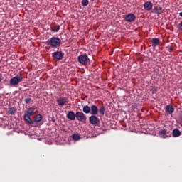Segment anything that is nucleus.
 <instances>
[{"label":"nucleus","instance_id":"nucleus-1","mask_svg":"<svg viewBox=\"0 0 182 182\" xmlns=\"http://www.w3.org/2000/svg\"><path fill=\"white\" fill-rule=\"evenodd\" d=\"M46 45L52 49H58L62 45V40L59 37H52L47 41Z\"/></svg>","mask_w":182,"mask_h":182},{"label":"nucleus","instance_id":"nucleus-2","mask_svg":"<svg viewBox=\"0 0 182 182\" xmlns=\"http://www.w3.org/2000/svg\"><path fill=\"white\" fill-rule=\"evenodd\" d=\"M21 82H23V76L22 74L17 75L16 76L12 77L9 80V85L16 87V86H18Z\"/></svg>","mask_w":182,"mask_h":182},{"label":"nucleus","instance_id":"nucleus-3","mask_svg":"<svg viewBox=\"0 0 182 182\" xmlns=\"http://www.w3.org/2000/svg\"><path fill=\"white\" fill-rule=\"evenodd\" d=\"M77 60L80 65L83 66H87L90 65V59L87 57V54H82L77 57Z\"/></svg>","mask_w":182,"mask_h":182},{"label":"nucleus","instance_id":"nucleus-4","mask_svg":"<svg viewBox=\"0 0 182 182\" xmlns=\"http://www.w3.org/2000/svg\"><path fill=\"white\" fill-rule=\"evenodd\" d=\"M75 119L78 120V122H82V123H86V120H87V117L86 114L82 112H76L75 113Z\"/></svg>","mask_w":182,"mask_h":182},{"label":"nucleus","instance_id":"nucleus-5","mask_svg":"<svg viewBox=\"0 0 182 182\" xmlns=\"http://www.w3.org/2000/svg\"><path fill=\"white\" fill-rule=\"evenodd\" d=\"M64 56L65 53H63V52H62L61 50L55 51L52 53V57L53 58V59H56V60H62Z\"/></svg>","mask_w":182,"mask_h":182},{"label":"nucleus","instance_id":"nucleus-6","mask_svg":"<svg viewBox=\"0 0 182 182\" xmlns=\"http://www.w3.org/2000/svg\"><path fill=\"white\" fill-rule=\"evenodd\" d=\"M68 102H69V100L66 97H59L56 100V103L60 107H62L65 106V105H67Z\"/></svg>","mask_w":182,"mask_h":182},{"label":"nucleus","instance_id":"nucleus-7","mask_svg":"<svg viewBox=\"0 0 182 182\" xmlns=\"http://www.w3.org/2000/svg\"><path fill=\"white\" fill-rule=\"evenodd\" d=\"M31 115H28L27 114H24V120L27 123V124H31V126H33V127H36L38 126V124H36L33 120L31 118Z\"/></svg>","mask_w":182,"mask_h":182},{"label":"nucleus","instance_id":"nucleus-8","mask_svg":"<svg viewBox=\"0 0 182 182\" xmlns=\"http://www.w3.org/2000/svg\"><path fill=\"white\" fill-rule=\"evenodd\" d=\"M89 122L91 124L96 126L100 123V119L96 115H92L89 117Z\"/></svg>","mask_w":182,"mask_h":182},{"label":"nucleus","instance_id":"nucleus-9","mask_svg":"<svg viewBox=\"0 0 182 182\" xmlns=\"http://www.w3.org/2000/svg\"><path fill=\"white\" fill-rule=\"evenodd\" d=\"M90 114L92 116H97L99 114V108L95 105H90Z\"/></svg>","mask_w":182,"mask_h":182},{"label":"nucleus","instance_id":"nucleus-10","mask_svg":"<svg viewBox=\"0 0 182 182\" xmlns=\"http://www.w3.org/2000/svg\"><path fill=\"white\" fill-rule=\"evenodd\" d=\"M168 134H170V133H168L166 129H161L159 132V136L161 139H167V137H170Z\"/></svg>","mask_w":182,"mask_h":182},{"label":"nucleus","instance_id":"nucleus-11","mask_svg":"<svg viewBox=\"0 0 182 182\" xmlns=\"http://www.w3.org/2000/svg\"><path fill=\"white\" fill-rule=\"evenodd\" d=\"M163 13V8L160 6H154L152 9V14H157V15H161Z\"/></svg>","mask_w":182,"mask_h":182},{"label":"nucleus","instance_id":"nucleus-12","mask_svg":"<svg viewBox=\"0 0 182 182\" xmlns=\"http://www.w3.org/2000/svg\"><path fill=\"white\" fill-rule=\"evenodd\" d=\"M134 19H136V16L133 14H129L124 18V21L127 22H133Z\"/></svg>","mask_w":182,"mask_h":182},{"label":"nucleus","instance_id":"nucleus-13","mask_svg":"<svg viewBox=\"0 0 182 182\" xmlns=\"http://www.w3.org/2000/svg\"><path fill=\"white\" fill-rule=\"evenodd\" d=\"M151 43L153 48H156L159 46V45H160V39H159L158 38H151Z\"/></svg>","mask_w":182,"mask_h":182},{"label":"nucleus","instance_id":"nucleus-14","mask_svg":"<svg viewBox=\"0 0 182 182\" xmlns=\"http://www.w3.org/2000/svg\"><path fill=\"white\" fill-rule=\"evenodd\" d=\"M67 119L69 120H76V114L73 111H69L66 115Z\"/></svg>","mask_w":182,"mask_h":182},{"label":"nucleus","instance_id":"nucleus-15","mask_svg":"<svg viewBox=\"0 0 182 182\" xmlns=\"http://www.w3.org/2000/svg\"><path fill=\"white\" fill-rule=\"evenodd\" d=\"M145 11H151L153 8V3L151 1H146L144 4Z\"/></svg>","mask_w":182,"mask_h":182},{"label":"nucleus","instance_id":"nucleus-16","mask_svg":"<svg viewBox=\"0 0 182 182\" xmlns=\"http://www.w3.org/2000/svg\"><path fill=\"white\" fill-rule=\"evenodd\" d=\"M166 113H168L169 114L174 113V107L173 105H168L166 106Z\"/></svg>","mask_w":182,"mask_h":182},{"label":"nucleus","instance_id":"nucleus-17","mask_svg":"<svg viewBox=\"0 0 182 182\" xmlns=\"http://www.w3.org/2000/svg\"><path fill=\"white\" fill-rule=\"evenodd\" d=\"M172 136L173 137H180L181 136V132L178 129H175L172 132Z\"/></svg>","mask_w":182,"mask_h":182},{"label":"nucleus","instance_id":"nucleus-18","mask_svg":"<svg viewBox=\"0 0 182 182\" xmlns=\"http://www.w3.org/2000/svg\"><path fill=\"white\" fill-rule=\"evenodd\" d=\"M42 119H43V117H42V114H37L33 117V120L36 123H39V122H42Z\"/></svg>","mask_w":182,"mask_h":182},{"label":"nucleus","instance_id":"nucleus-19","mask_svg":"<svg viewBox=\"0 0 182 182\" xmlns=\"http://www.w3.org/2000/svg\"><path fill=\"white\" fill-rule=\"evenodd\" d=\"M7 112L9 114L14 115L15 114V113H16V108L14 107H9V108L7 109Z\"/></svg>","mask_w":182,"mask_h":182},{"label":"nucleus","instance_id":"nucleus-20","mask_svg":"<svg viewBox=\"0 0 182 182\" xmlns=\"http://www.w3.org/2000/svg\"><path fill=\"white\" fill-rule=\"evenodd\" d=\"M36 108L34 107H31L27 109V114L28 116H33V114H35V110Z\"/></svg>","mask_w":182,"mask_h":182},{"label":"nucleus","instance_id":"nucleus-21","mask_svg":"<svg viewBox=\"0 0 182 182\" xmlns=\"http://www.w3.org/2000/svg\"><path fill=\"white\" fill-rule=\"evenodd\" d=\"M82 112L86 114H89V113H90V107H89L88 105H85L82 107Z\"/></svg>","mask_w":182,"mask_h":182},{"label":"nucleus","instance_id":"nucleus-22","mask_svg":"<svg viewBox=\"0 0 182 182\" xmlns=\"http://www.w3.org/2000/svg\"><path fill=\"white\" fill-rule=\"evenodd\" d=\"M105 112H106V108H105L103 105L98 109V113H100L101 116H105Z\"/></svg>","mask_w":182,"mask_h":182},{"label":"nucleus","instance_id":"nucleus-23","mask_svg":"<svg viewBox=\"0 0 182 182\" xmlns=\"http://www.w3.org/2000/svg\"><path fill=\"white\" fill-rule=\"evenodd\" d=\"M50 29L52 32H58L60 29V26L55 25L54 26H51Z\"/></svg>","mask_w":182,"mask_h":182},{"label":"nucleus","instance_id":"nucleus-24","mask_svg":"<svg viewBox=\"0 0 182 182\" xmlns=\"http://www.w3.org/2000/svg\"><path fill=\"white\" fill-rule=\"evenodd\" d=\"M72 139L75 141L80 140V135H79V134H73L72 135Z\"/></svg>","mask_w":182,"mask_h":182},{"label":"nucleus","instance_id":"nucleus-25","mask_svg":"<svg viewBox=\"0 0 182 182\" xmlns=\"http://www.w3.org/2000/svg\"><path fill=\"white\" fill-rule=\"evenodd\" d=\"M24 102H25L26 105H29L31 103V102H33V100H32V98H31V97H26L24 99Z\"/></svg>","mask_w":182,"mask_h":182},{"label":"nucleus","instance_id":"nucleus-26","mask_svg":"<svg viewBox=\"0 0 182 182\" xmlns=\"http://www.w3.org/2000/svg\"><path fill=\"white\" fill-rule=\"evenodd\" d=\"M82 6H87L89 5V0H82Z\"/></svg>","mask_w":182,"mask_h":182},{"label":"nucleus","instance_id":"nucleus-27","mask_svg":"<svg viewBox=\"0 0 182 182\" xmlns=\"http://www.w3.org/2000/svg\"><path fill=\"white\" fill-rule=\"evenodd\" d=\"M168 52H173V47H169V48H168Z\"/></svg>","mask_w":182,"mask_h":182},{"label":"nucleus","instance_id":"nucleus-28","mask_svg":"<svg viewBox=\"0 0 182 182\" xmlns=\"http://www.w3.org/2000/svg\"><path fill=\"white\" fill-rule=\"evenodd\" d=\"M136 127H134V131H132V132H134L136 133Z\"/></svg>","mask_w":182,"mask_h":182},{"label":"nucleus","instance_id":"nucleus-29","mask_svg":"<svg viewBox=\"0 0 182 182\" xmlns=\"http://www.w3.org/2000/svg\"><path fill=\"white\" fill-rule=\"evenodd\" d=\"M179 16L182 17V11L179 13Z\"/></svg>","mask_w":182,"mask_h":182},{"label":"nucleus","instance_id":"nucleus-30","mask_svg":"<svg viewBox=\"0 0 182 182\" xmlns=\"http://www.w3.org/2000/svg\"><path fill=\"white\" fill-rule=\"evenodd\" d=\"M0 82H2V80L0 78Z\"/></svg>","mask_w":182,"mask_h":182}]
</instances>
